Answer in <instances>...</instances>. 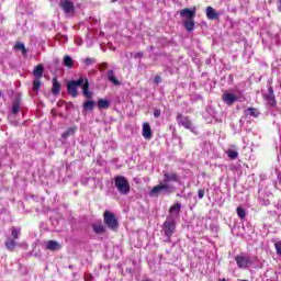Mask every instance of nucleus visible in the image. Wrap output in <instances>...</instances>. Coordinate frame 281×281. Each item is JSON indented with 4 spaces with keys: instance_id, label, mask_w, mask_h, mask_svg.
<instances>
[{
    "instance_id": "obj_28",
    "label": "nucleus",
    "mask_w": 281,
    "mask_h": 281,
    "mask_svg": "<svg viewBox=\"0 0 281 281\" xmlns=\"http://www.w3.org/2000/svg\"><path fill=\"white\" fill-rule=\"evenodd\" d=\"M76 131H78L77 127H69L63 135V139H67V137H71V135H74V133H76Z\"/></svg>"
},
{
    "instance_id": "obj_25",
    "label": "nucleus",
    "mask_w": 281,
    "mask_h": 281,
    "mask_svg": "<svg viewBox=\"0 0 281 281\" xmlns=\"http://www.w3.org/2000/svg\"><path fill=\"white\" fill-rule=\"evenodd\" d=\"M98 106L99 109H109V106H111V102L106 99H99Z\"/></svg>"
},
{
    "instance_id": "obj_19",
    "label": "nucleus",
    "mask_w": 281,
    "mask_h": 281,
    "mask_svg": "<svg viewBox=\"0 0 281 281\" xmlns=\"http://www.w3.org/2000/svg\"><path fill=\"white\" fill-rule=\"evenodd\" d=\"M4 246L8 249V251H14V247H16V240L8 237L4 243Z\"/></svg>"
},
{
    "instance_id": "obj_2",
    "label": "nucleus",
    "mask_w": 281,
    "mask_h": 281,
    "mask_svg": "<svg viewBox=\"0 0 281 281\" xmlns=\"http://www.w3.org/2000/svg\"><path fill=\"white\" fill-rule=\"evenodd\" d=\"M78 87H82L85 98L91 100L93 92L89 91V79L80 77L78 80H71L67 83V91L71 98H78Z\"/></svg>"
},
{
    "instance_id": "obj_38",
    "label": "nucleus",
    "mask_w": 281,
    "mask_h": 281,
    "mask_svg": "<svg viewBox=\"0 0 281 281\" xmlns=\"http://www.w3.org/2000/svg\"><path fill=\"white\" fill-rule=\"evenodd\" d=\"M154 82H155L156 85H159V82H161V77H160L159 75L155 76Z\"/></svg>"
},
{
    "instance_id": "obj_1",
    "label": "nucleus",
    "mask_w": 281,
    "mask_h": 281,
    "mask_svg": "<svg viewBox=\"0 0 281 281\" xmlns=\"http://www.w3.org/2000/svg\"><path fill=\"white\" fill-rule=\"evenodd\" d=\"M164 179L149 191V196H169L175 192L172 183H179V175L175 172H162Z\"/></svg>"
},
{
    "instance_id": "obj_31",
    "label": "nucleus",
    "mask_w": 281,
    "mask_h": 281,
    "mask_svg": "<svg viewBox=\"0 0 281 281\" xmlns=\"http://www.w3.org/2000/svg\"><path fill=\"white\" fill-rule=\"evenodd\" d=\"M226 155L229 157V159H238V153L234 149H228Z\"/></svg>"
},
{
    "instance_id": "obj_24",
    "label": "nucleus",
    "mask_w": 281,
    "mask_h": 281,
    "mask_svg": "<svg viewBox=\"0 0 281 281\" xmlns=\"http://www.w3.org/2000/svg\"><path fill=\"white\" fill-rule=\"evenodd\" d=\"M41 87H43V82L41 81V79L35 78L33 81V91L35 93H38V91H41Z\"/></svg>"
},
{
    "instance_id": "obj_41",
    "label": "nucleus",
    "mask_w": 281,
    "mask_h": 281,
    "mask_svg": "<svg viewBox=\"0 0 281 281\" xmlns=\"http://www.w3.org/2000/svg\"><path fill=\"white\" fill-rule=\"evenodd\" d=\"M279 12H281V0H280V5L278 7Z\"/></svg>"
},
{
    "instance_id": "obj_35",
    "label": "nucleus",
    "mask_w": 281,
    "mask_h": 281,
    "mask_svg": "<svg viewBox=\"0 0 281 281\" xmlns=\"http://www.w3.org/2000/svg\"><path fill=\"white\" fill-rule=\"evenodd\" d=\"M154 117L156 120H158V117H161V110L160 109H157V108L154 109Z\"/></svg>"
},
{
    "instance_id": "obj_16",
    "label": "nucleus",
    "mask_w": 281,
    "mask_h": 281,
    "mask_svg": "<svg viewBox=\"0 0 281 281\" xmlns=\"http://www.w3.org/2000/svg\"><path fill=\"white\" fill-rule=\"evenodd\" d=\"M44 66H43V64H38L35 68H34V70H33V76L35 77V78H37V79H41V78H43V71H44Z\"/></svg>"
},
{
    "instance_id": "obj_21",
    "label": "nucleus",
    "mask_w": 281,
    "mask_h": 281,
    "mask_svg": "<svg viewBox=\"0 0 281 281\" xmlns=\"http://www.w3.org/2000/svg\"><path fill=\"white\" fill-rule=\"evenodd\" d=\"M206 16L207 19L214 20L218 19V13L212 7L206 8Z\"/></svg>"
},
{
    "instance_id": "obj_17",
    "label": "nucleus",
    "mask_w": 281,
    "mask_h": 281,
    "mask_svg": "<svg viewBox=\"0 0 281 281\" xmlns=\"http://www.w3.org/2000/svg\"><path fill=\"white\" fill-rule=\"evenodd\" d=\"M266 100L270 106H276V95L273 94V88H269V93L266 95Z\"/></svg>"
},
{
    "instance_id": "obj_7",
    "label": "nucleus",
    "mask_w": 281,
    "mask_h": 281,
    "mask_svg": "<svg viewBox=\"0 0 281 281\" xmlns=\"http://www.w3.org/2000/svg\"><path fill=\"white\" fill-rule=\"evenodd\" d=\"M103 222L109 229L112 232H117V228L120 227V223L117 222V217H115V214L111 213L110 211H105L103 214Z\"/></svg>"
},
{
    "instance_id": "obj_22",
    "label": "nucleus",
    "mask_w": 281,
    "mask_h": 281,
    "mask_svg": "<svg viewBox=\"0 0 281 281\" xmlns=\"http://www.w3.org/2000/svg\"><path fill=\"white\" fill-rule=\"evenodd\" d=\"M92 229L94 234H104V232H106V228L104 227V225H102V223L93 224Z\"/></svg>"
},
{
    "instance_id": "obj_5",
    "label": "nucleus",
    "mask_w": 281,
    "mask_h": 281,
    "mask_svg": "<svg viewBox=\"0 0 281 281\" xmlns=\"http://www.w3.org/2000/svg\"><path fill=\"white\" fill-rule=\"evenodd\" d=\"M161 232L165 236V243H172V235L177 232V221L166 218Z\"/></svg>"
},
{
    "instance_id": "obj_13",
    "label": "nucleus",
    "mask_w": 281,
    "mask_h": 281,
    "mask_svg": "<svg viewBox=\"0 0 281 281\" xmlns=\"http://www.w3.org/2000/svg\"><path fill=\"white\" fill-rule=\"evenodd\" d=\"M143 137H145L146 139H153V130L150 128L149 123L143 124Z\"/></svg>"
},
{
    "instance_id": "obj_44",
    "label": "nucleus",
    "mask_w": 281,
    "mask_h": 281,
    "mask_svg": "<svg viewBox=\"0 0 281 281\" xmlns=\"http://www.w3.org/2000/svg\"><path fill=\"white\" fill-rule=\"evenodd\" d=\"M115 1H117V0H112V3H115Z\"/></svg>"
},
{
    "instance_id": "obj_34",
    "label": "nucleus",
    "mask_w": 281,
    "mask_h": 281,
    "mask_svg": "<svg viewBox=\"0 0 281 281\" xmlns=\"http://www.w3.org/2000/svg\"><path fill=\"white\" fill-rule=\"evenodd\" d=\"M274 248L278 256H281V240L274 243Z\"/></svg>"
},
{
    "instance_id": "obj_11",
    "label": "nucleus",
    "mask_w": 281,
    "mask_h": 281,
    "mask_svg": "<svg viewBox=\"0 0 281 281\" xmlns=\"http://www.w3.org/2000/svg\"><path fill=\"white\" fill-rule=\"evenodd\" d=\"M59 5L64 10V12H66V14H69V12H74L75 10L74 2L69 0H61L59 2Z\"/></svg>"
},
{
    "instance_id": "obj_12",
    "label": "nucleus",
    "mask_w": 281,
    "mask_h": 281,
    "mask_svg": "<svg viewBox=\"0 0 281 281\" xmlns=\"http://www.w3.org/2000/svg\"><path fill=\"white\" fill-rule=\"evenodd\" d=\"M106 78L109 82H112V85H114V87H120L122 85V82H120V80H117V78L115 77V72L113 70H108Z\"/></svg>"
},
{
    "instance_id": "obj_40",
    "label": "nucleus",
    "mask_w": 281,
    "mask_h": 281,
    "mask_svg": "<svg viewBox=\"0 0 281 281\" xmlns=\"http://www.w3.org/2000/svg\"><path fill=\"white\" fill-rule=\"evenodd\" d=\"M85 280H86V281H93V274H87V276L85 277Z\"/></svg>"
},
{
    "instance_id": "obj_30",
    "label": "nucleus",
    "mask_w": 281,
    "mask_h": 281,
    "mask_svg": "<svg viewBox=\"0 0 281 281\" xmlns=\"http://www.w3.org/2000/svg\"><path fill=\"white\" fill-rule=\"evenodd\" d=\"M20 109H21V101L15 100L12 105L13 115H16V113H19Z\"/></svg>"
},
{
    "instance_id": "obj_29",
    "label": "nucleus",
    "mask_w": 281,
    "mask_h": 281,
    "mask_svg": "<svg viewBox=\"0 0 281 281\" xmlns=\"http://www.w3.org/2000/svg\"><path fill=\"white\" fill-rule=\"evenodd\" d=\"M258 201H259V203L261 204V205H270L271 204V202L269 201V194H266V195H260L259 198H258Z\"/></svg>"
},
{
    "instance_id": "obj_42",
    "label": "nucleus",
    "mask_w": 281,
    "mask_h": 281,
    "mask_svg": "<svg viewBox=\"0 0 281 281\" xmlns=\"http://www.w3.org/2000/svg\"><path fill=\"white\" fill-rule=\"evenodd\" d=\"M278 179L281 182V173L278 175Z\"/></svg>"
},
{
    "instance_id": "obj_27",
    "label": "nucleus",
    "mask_w": 281,
    "mask_h": 281,
    "mask_svg": "<svg viewBox=\"0 0 281 281\" xmlns=\"http://www.w3.org/2000/svg\"><path fill=\"white\" fill-rule=\"evenodd\" d=\"M95 106V101L93 100H87L85 103H83V109L85 111H92Z\"/></svg>"
},
{
    "instance_id": "obj_6",
    "label": "nucleus",
    "mask_w": 281,
    "mask_h": 281,
    "mask_svg": "<svg viewBox=\"0 0 281 281\" xmlns=\"http://www.w3.org/2000/svg\"><path fill=\"white\" fill-rule=\"evenodd\" d=\"M222 100L228 106H232L235 102H245V95L240 91H236L235 93L225 91L222 94Z\"/></svg>"
},
{
    "instance_id": "obj_37",
    "label": "nucleus",
    "mask_w": 281,
    "mask_h": 281,
    "mask_svg": "<svg viewBox=\"0 0 281 281\" xmlns=\"http://www.w3.org/2000/svg\"><path fill=\"white\" fill-rule=\"evenodd\" d=\"M134 58L135 59H138V58H144V53L143 52H138L134 55Z\"/></svg>"
},
{
    "instance_id": "obj_3",
    "label": "nucleus",
    "mask_w": 281,
    "mask_h": 281,
    "mask_svg": "<svg viewBox=\"0 0 281 281\" xmlns=\"http://www.w3.org/2000/svg\"><path fill=\"white\" fill-rule=\"evenodd\" d=\"M181 19H186L182 22L183 27L187 30V32H193L194 31V16H196V8L193 9H182L180 11Z\"/></svg>"
},
{
    "instance_id": "obj_20",
    "label": "nucleus",
    "mask_w": 281,
    "mask_h": 281,
    "mask_svg": "<svg viewBox=\"0 0 281 281\" xmlns=\"http://www.w3.org/2000/svg\"><path fill=\"white\" fill-rule=\"evenodd\" d=\"M63 65L68 69H74V59L71 58V56L69 55L64 56Z\"/></svg>"
},
{
    "instance_id": "obj_9",
    "label": "nucleus",
    "mask_w": 281,
    "mask_h": 281,
    "mask_svg": "<svg viewBox=\"0 0 281 281\" xmlns=\"http://www.w3.org/2000/svg\"><path fill=\"white\" fill-rule=\"evenodd\" d=\"M179 214H181V203L177 202L170 206L167 220L177 221V218H179Z\"/></svg>"
},
{
    "instance_id": "obj_23",
    "label": "nucleus",
    "mask_w": 281,
    "mask_h": 281,
    "mask_svg": "<svg viewBox=\"0 0 281 281\" xmlns=\"http://www.w3.org/2000/svg\"><path fill=\"white\" fill-rule=\"evenodd\" d=\"M14 49L16 52H22L23 56H25L27 54V48H25V44L18 42L14 45Z\"/></svg>"
},
{
    "instance_id": "obj_18",
    "label": "nucleus",
    "mask_w": 281,
    "mask_h": 281,
    "mask_svg": "<svg viewBox=\"0 0 281 281\" xmlns=\"http://www.w3.org/2000/svg\"><path fill=\"white\" fill-rule=\"evenodd\" d=\"M52 93L53 95H58V93H60V83L56 77L53 78Z\"/></svg>"
},
{
    "instance_id": "obj_14",
    "label": "nucleus",
    "mask_w": 281,
    "mask_h": 281,
    "mask_svg": "<svg viewBox=\"0 0 281 281\" xmlns=\"http://www.w3.org/2000/svg\"><path fill=\"white\" fill-rule=\"evenodd\" d=\"M46 249L48 251H58L60 249V243L56 240H48L46 243Z\"/></svg>"
},
{
    "instance_id": "obj_26",
    "label": "nucleus",
    "mask_w": 281,
    "mask_h": 281,
    "mask_svg": "<svg viewBox=\"0 0 281 281\" xmlns=\"http://www.w3.org/2000/svg\"><path fill=\"white\" fill-rule=\"evenodd\" d=\"M11 236H12V240H18L19 236H21V228L20 227H12L11 228Z\"/></svg>"
},
{
    "instance_id": "obj_32",
    "label": "nucleus",
    "mask_w": 281,
    "mask_h": 281,
    "mask_svg": "<svg viewBox=\"0 0 281 281\" xmlns=\"http://www.w3.org/2000/svg\"><path fill=\"white\" fill-rule=\"evenodd\" d=\"M237 216L239 217V218H245L246 216H247V213L245 212V209H243V207H237Z\"/></svg>"
},
{
    "instance_id": "obj_39",
    "label": "nucleus",
    "mask_w": 281,
    "mask_h": 281,
    "mask_svg": "<svg viewBox=\"0 0 281 281\" xmlns=\"http://www.w3.org/2000/svg\"><path fill=\"white\" fill-rule=\"evenodd\" d=\"M106 67H109V64L108 63H102V64H100V66H99V69H106Z\"/></svg>"
},
{
    "instance_id": "obj_4",
    "label": "nucleus",
    "mask_w": 281,
    "mask_h": 281,
    "mask_svg": "<svg viewBox=\"0 0 281 281\" xmlns=\"http://www.w3.org/2000/svg\"><path fill=\"white\" fill-rule=\"evenodd\" d=\"M114 187L116 188L119 194H122L123 196L131 193V183L124 176L114 177Z\"/></svg>"
},
{
    "instance_id": "obj_8",
    "label": "nucleus",
    "mask_w": 281,
    "mask_h": 281,
    "mask_svg": "<svg viewBox=\"0 0 281 281\" xmlns=\"http://www.w3.org/2000/svg\"><path fill=\"white\" fill-rule=\"evenodd\" d=\"M235 262L239 269H247L251 265V258L245 254L235 257Z\"/></svg>"
},
{
    "instance_id": "obj_10",
    "label": "nucleus",
    "mask_w": 281,
    "mask_h": 281,
    "mask_svg": "<svg viewBox=\"0 0 281 281\" xmlns=\"http://www.w3.org/2000/svg\"><path fill=\"white\" fill-rule=\"evenodd\" d=\"M179 126H183L184 128H188L189 131H192V122L189 117L183 116V114H178L176 117Z\"/></svg>"
},
{
    "instance_id": "obj_43",
    "label": "nucleus",
    "mask_w": 281,
    "mask_h": 281,
    "mask_svg": "<svg viewBox=\"0 0 281 281\" xmlns=\"http://www.w3.org/2000/svg\"><path fill=\"white\" fill-rule=\"evenodd\" d=\"M153 49H154V47H153V46H150V47H149V52H153Z\"/></svg>"
},
{
    "instance_id": "obj_15",
    "label": "nucleus",
    "mask_w": 281,
    "mask_h": 281,
    "mask_svg": "<svg viewBox=\"0 0 281 281\" xmlns=\"http://www.w3.org/2000/svg\"><path fill=\"white\" fill-rule=\"evenodd\" d=\"M245 115L247 117H258L260 115V111L256 108H248L245 110Z\"/></svg>"
},
{
    "instance_id": "obj_36",
    "label": "nucleus",
    "mask_w": 281,
    "mask_h": 281,
    "mask_svg": "<svg viewBox=\"0 0 281 281\" xmlns=\"http://www.w3.org/2000/svg\"><path fill=\"white\" fill-rule=\"evenodd\" d=\"M203 196H205V190L200 189V190L198 191V198H199V199H203Z\"/></svg>"
},
{
    "instance_id": "obj_33",
    "label": "nucleus",
    "mask_w": 281,
    "mask_h": 281,
    "mask_svg": "<svg viewBox=\"0 0 281 281\" xmlns=\"http://www.w3.org/2000/svg\"><path fill=\"white\" fill-rule=\"evenodd\" d=\"M85 65H87V67L91 66V65H95V59L91 58V57H87L83 60Z\"/></svg>"
}]
</instances>
